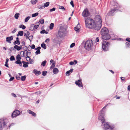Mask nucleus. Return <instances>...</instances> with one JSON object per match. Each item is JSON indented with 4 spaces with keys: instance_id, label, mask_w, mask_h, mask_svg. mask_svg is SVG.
Segmentation results:
<instances>
[{
    "instance_id": "nucleus-37",
    "label": "nucleus",
    "mask_w": 130,
    "mask_h": 130,
    "mask_svg": "<svg viewBox=\"0 0 130 130\" xmlns=\"http://www.w3.org/2000/svg\"><path fill=\"white\" fill-rule=\"evenodd\" d=\"M49 4L50 3L49 2H47L45 3L44 4V5L45 7H47L49 6Z\"/></svg>"
},
{
    "instance_id": "nucleus-40",
    "label": "nucleus",
    "mask_w": 130,
    "mask_h": 130,
    "mask_svg": "<svg viewBox=\"0 0 130 130\" xmlns=\"http://www.w3.org/2000/svg\"><path fill=\"white\" fill-rule=\"evenodd\" d=\"M10 59L11 61H13L15 60V58L13 56H11L10 58Z\"/></svg>"
},
{
    "instance_id": "nucleus-45",
    "label": "nucleus",
    "mask_w": 130,
    "mask_h": 130,
    "mask_svg": "<svg viewBox=\"0 0 130 130\" xmlns=\"http://www.w3.org/2000/svg\"><path fill=\"white\" fill-rule=\"evenodd\" d=\"M40 53L41 52L40 50H38L36 51L35 52V54L36 55H37L38 54H40Z\"/></svg>"
},
{
    "instance_id": "nucleus-46",
    "label": "nucleus",
    "mask_w": 130,
    "mask_h": 130,
    "mask_svg": "<svg viewBox=\"0 0 130 130\" xmlns=\"http://www.w3.org/2000/svg\"><path fill=\"white\" fill-rule=\"evenodd\" d=\"M29 47H30V45H29V46L27 47L26 46H25L24 47V48H27V49H28V50L29 51H30L31 50V48H30Z\"/></svg>"
},
{
    "instance_id": "nucleus-9",
    "label": "nucleus",
    "mask_w": 130,
    "mask_h": 130,
    "mask_svg": "<svg viewBox=\"0 0 130 130\" xmlns=\"http://www.w3.org/2000/svg\"><path fill=\"white\" fill-rule=\"evenodd\" d=\"M102 38L103 40H107L110 38V36L109 34H106L102 35Z\"/></svg>"
},
{
    "instance_id": "nucleus-32",
    "label": "nucleus",
    "mask_w": 130,
    "mask_h": 130,
    "mask_svg": "<svg viewBox=\"0 0 130 130\" xmlns=\"http://www.w3.org/2000/svg\"><path fill=\"white\" fill-rule=\"evenodd\" d=\"M31 2L32 4L35 5L36 4L37 1L36 0H32Z\"/></svg>"
},
{
    "instance_id": "nucleus-57",
    "label": "nucleus",
    "mask_w": 130,
    "mask_h": 130,
    "mask_svg": "<svg viewBox=\"0 0 130 130\" xmlns=\"http://www.w3.org/2000/svg\"><path fill=\"white\" fill-rule=\"evenodd\" d=\"M126 40L127 41L130 42V38H127L126 39Z\"/></svg>"
},
{
    "instance_id": "nucleus-20",
    "label": "nucleus",
    "mask_w": 130,
    "mask_h": 130,
    "mask_svg": "<svg viewBox=\"0 0 130 130\" xmlns=\"http://www.w3.org/2000/svg\"><path fill=\"white\" fill-rule=\"evenodd\" d=\"M14 49L17 50V51H19L20 50V48L19 46L17 45H15L14 46Z\"/></svg>"
},
{
    "instance_id": "nucleus-22",
    "label": "nucleus",
    "mask_w": 130,
    "mask_h": 130,
    "mask_svg": "<svg viewBox=\"0 0 130 130\" xmlns=\"http://www.w3.org/2000/svg\"><path fill=\"white\" fill-rule=\"evenodd\" d=\"M16 59L17 60V61H20L21 57L19 54H18L16 57Z\"/></svg>"
},
{
    "instance_id": "nucleus-62",
    "label": "nucleus",
    "mask_w": 130,
    "mask_h": 130,
    "mask_svg": "<svg viewBox=\"0 0 130 130\" xmlns=\"http://www.w3.org/2000/svg\"><path fill=\"white\" fill-rule=\"evenodd\" d=\"M11 95L14 97H17L16 95L14 93H12Z\"/></svg>"
},
{
    "instance_id": "nucleus-47",
    "label": "nucleus",
    "mask_w": 130,
    "mask_h": 130,
    "mask_svg": "<svg viewBox=\"0 0 130 130\" xmlns=\"http://www.w3.org/2000/svg\"><path fill=\"white\" fill-rule=\"evenodd\" d=\"M29 61H30L29 63L30 64H33L34 62V61L33 59H30Z\"/></svg>"
},
{
    "instance_id": "nucleus-60",
    "label": "nucleus",
    "mask_w": 130,
    "mask_h": 130,
    "mask_svg": "<svg viewBox=\"0 0 130 130\" xmlns=\"http://www.w3.org/2000/svg\"><path fill=\"white\" fill-rule=\"evenodd\" d=\"M22 46H24L25 45V42L24 41H22Z\"/></svg>"
},
{
    "instance_id": "nucleus-7",
    "label": "nucleus",
    "mask_w": 130,
    "mask_h": 130,
    "mask_svg": "<svg viewBox=\"0 0 130 130\" xmlns=\"http://www.w3.org/2000/svg\"><path fill=\"white\" fill-rule=\"evenodd\" d=\"M20 113V111L18 110H15L13 111L11 114L12 117L13 118L19 116Z\"/></svg>"
},
{
    "instance_id": "nucleus-13",
    "label": "nucleus",
    "mask_w": 130,
    "mask_h": 130,
    "mask_svg": "<svg viewBox=\"0 0 130 130\" xmlns=\"http://www.w3.org/2000/svg\"><path fill=\"white\" fill-rule=\"evenodd\" d=\"M33 72L36 75H38L41 73V72L40 71H38L36 69H34L33 70Z\"/></svg>"
},
{
    "instance_id": "nucleus-8",
    "label": "nucleus",
    "mask_w": 130,
    "mask_h": 130,
    "mask_svg": "<svg viewBox=\"0 0 130 130\" xmlns=\"http://www.w3.org/2000/svg\"><path fill=\"white\" fill-rule=\"evenodd\" d=\"M90 15V12L87 8L84 10L82 13V15L84 17H86Z\"/></svg>"
},
{
    "instance_id": "nucleus-52",
    "label": "nucleus",
    "mask_w": 130,
    "mask_h": 130,
    "mask_svg": "<svg viewBox=\"0 0 130 130\" xmlns=\"http://www.w3.org/2000/svg\"><path fill=\"white\" fill-rule=\"evenodd\" d=\"M56 9L55 8H53L52 9H51L50 10V11L51 12H52L53 11H55Z\"/></svg>"
},
{
    "instance_id": "nucleus-11",
    "label": "nucleus",
    "mask_w": 130,
    "mask_h": 130,
    "mask_svg": "<svg viewBox=\"0 0 130 130\" xmlns=\"http://www.w3.org/2000/svg\"><path fill=\"white\" fill-rule=\"evenodd\" d=\"M76 85L78 86L79 87H83V86L82 82L81 79H78L76 81L75 83Z\"/></svg>"
},
{
    "instance_id": "nucleus-12",
    "label": "nucleus",
    "mask_w": 130,
    "mask_h": 130,
    "mask_svg": "<svg viewBox=\"0 0 130 130\" xmlns=\"http://www.w3.org/2000/svg\"><path fill=\"white\" fill-rule=\"evenodd\" d=\"M13 38V36L7 37L6 38V41L8 43H11V41L12 40Z\"/></svg>"
},
{
    "instance_id": "nucleus-1",
    "label": "nucleus",
    "mask_w": 130,
    "mask_h": 130,
    "mask_svg": "<svg viewBox=\"0 0 130 130\" xmlns=\"http://www.w3.org/2000/svg\"><path fill=\"white\" fill-rule=\"evenodd\" d=\"M86 26L90 28H93L98 30L100 29L102 26V20L99 15H96L95 17V21L90 18H85Z\"/></svg>"
},
{
    "instance_id": "nucleus-54",
    "label": "nucleus",
    "mask_w": 130,
    "mask_h": 130,
    "mask_svg": "<svg viewBox=\"0 0 130 130\" xmlns=\"http://www.w3.org/2000/svg\"><path fill=\"white\" fill-rule=\"evenodd\" d=\"M50 41V39L49 38H48V39H46L45 41V43H48V42H49Z\"/></svg>"
},
{
    "instance_id": "nucleus-5",
    "label": "nucleus",
    "mask_w": 130,
    "mask_h": 130,
    "mask_svg": "<svg viewBox=\"0 0 130 130\" xmlns=\"http://www.w3.org/2000/svg\"><path fill=\"white\" fill-rule=\"evenodd\" d=\"M58 35L61 38H63L65 36V26H62L60 27L58 31Z\"/></svg>"
},
{
    "instance_id": "nucleus-58",
    "label": "nucleus",
    "mask_w": 130,
    "mask_h": 130,
    "mask_svg": "<svg viewBox=\"0 0 130 130\" xmlns=\"http://www.w3.org/2000/svg\"><path fill=\"white\" fill-rule=\"evenodd\" d=\"M23 66L24 67L26 68V67H28V65L27 64H23Z\"/></svg>"
},
{
    "instance_id": "nucleus-4",
    "label": "nucleus",
    "mask_w": 130,
    "mask_h": 130,
    "mask_svg": "<svg viewBox=\"0 0 130 130\" xmlns=\"http://www.w3.org/2000/svg\"><path fill=\"white\" fill-rule=\"evenodd\" d=\"M93 44V42L91 40H89L85 42L84 47L88 51L90 50L92 48Z\"/></svg>"
},
{
    "instance_id": "nucleus-18",
    "label": "nucleus",
    "mask_w": 130,
    "mask_h": 130,
    "mask_svg": "<svg viewBox=\"0 0 130 130\" xmlns=\"http://www.w3.org/2000/svg\"><path fill=\"white\" fill-rule=\"evenodd\" d=\"M53 72L54 74H56L58 72V70L57 68H54L53 70Z\"/></svg>"
},
{
    "instance_id": "nucleus-3",
    "label": "nucleus",
    "mask_w": 130,
    "mask_h": 130,
    "mask_svg": "<svg viewBox=\"0 0 130 130\" xmlns=\"http://www.w3.org/2000/svg\"><path fill=\"white\" fill-rule=\"evenodd\" d=\"M115 5H113L114 8L111 10V11L108 13V15H114L115 13L119 11L118 9L120 7V6H119L117 2H115Z\"/></svg>"
},
{
    "instance_id": "nucleus-61",
    "label": "nucleus",
    "mask_w": 130,
    "mask_h": 130,
    "mask_svg": "<svg viewBox=\"0 0 130 130\" xmlns=\"http://www.w3.org/2000/svg\"><path fill=\"white\" fill-rule=\"evenodd\" d=\"M35 48V46L34 44H32V45L31 46V48H32V49H34Z\"/></svg>"
},
{
    "instance_id": "nucleus-17",
    "label": "nucleus",
    "mask_w": 130,
    "mask_h": 130,
    "mask_svg": "<svg viewBox=\"0 0 130 130\" xmlns=\"http://www.w3.org/2000/svg\"><path fill=\"white\" fill-rule=\"evenodd\" d=\"M36 25L33 24V26L35 29H37L39 25V23L38 22H37L36 23Z\"/></svg>"
},
{
    "instance_id": "nucleus-24",
    "label": "nucleus",
    "mask_w": 130,
    "mask_h": 130,
    "mask_svg": "<svg viewBox=\"0 0 130 130\" xmlns=\"http://www.w3.org/2000/svg\"><path fill=\"white\" fill-rule=\"evenodd\" d=\"M53 42L55 43H57L58 42V38L57 37H56L54 38L53 40Z\"/></svg>"
},
{
    "instance_id": "nucleus-35",
    "label": "nucleus",
    "mask_w": 130,
    "mask_h": 130,
    "mask_svg": "<svg viewBox=\"0 0 130 130\" xmlns=\"http://www.w3.org/2000/svg\"><path fill=\"white\" fill-rule=\"evenodd\" d=\"M30 18V17L29 16H28V17H27V18L25 19V22H27Z\"/></svg>"
},
{
    "instance_id": "nucleus-53",
    "label": "nucleus",
    "mask_w": 130,
    "mask_h": 130,
    "mask_svg": "<svg viewBox=\"0 0 130 130\" xmlns=\"http://www.w3.org/2000/svg\"><path fill=\"white\" fill-rule=\"evenodd\" d=\"M41 93V92L40 91H38L37 92H35V93L37 94H40Z\"/></svg>"
},
{
    "instance_id": "nucleus-42",
    "label": "nucleus",
    "mask_w": 130,
    "mask_h": 130,
    "mask_svg": "<svg viewBox=\"0 0 130 130\" xmlns=\"http://www.w3.org/2000/svg\"><path fill=\"white\" fill-rule=\"evenodd\" d=\"M33 38V36H30L28 37V39H29L30 42L32 40Z\"/></svg>"
},
{
    "instance_id": "nucleus-21",
    "label": "nucleus",
    "mask_w": 130,
    "mask_h": 130,
    "mask_svg": "<svg viewBox=\"0 0 130 130\" xmlns=\"http://www.w3.org/2000/svg\"><path fill=\"white\" fill-rule=\"evenodd\" d=\"M54 24L53 23H51L50 24V29L51 30L53 29L54 27Z\"/></svg>"
},
{
    "instance_id": "nucleus-33",
    "label": "nucleus",
    "mask_w": 130,
    "mask_h": 130,
    "mask_svg": "<svg viewBox=\"0 0 130 130\" xmlns=\"http://www.w3.org/2000/svg\"><path fill=\"white\" fill-rule=\"evenodd\" d=\"M19 28H22L23 29H24L26 28V27L23 25H21L19 26Z\"/></svg>"
},
{
    "instance_id": "nucleus-43",
    "label": "nucleus",
    "mask_w": 130,
    "mask_h": 130,
    "mask_svg": "<svg viewBox=\"0 0 130 130\" xmlns=\"http://www.w3.org/2000/svg\"><path fill=\"white\" fill-rule=\"evenodd\" d=\"M21 56L22 57H24V52L22 51L21 52Z\"/></svg>"
},
{
    "instance_id": "nucleus-50",
    "label": "nucleus",
    "mask_w": 130,
    "mask_h": 130,
    "mask_svg": "<svg viewBox=\"0 0 130 130\" xmlns=\"http://www.w3.org/2000/svg\"><path fill=\"white\" fill-rule=\"evenodd\" d=\"M16 30H17L16 28H14V30L13 31H12L11 32L13 34H14L16 32Z\"/></svg>"
},
{
    "instance_id": "nucleus-6",
    "label": "nucleus",
    "mask_w": 130,
    "mask_h": 130,
    "mask_svg": "<svg viewBox=\"0 0 130 130\" xmlns=\"http://www.w3.org/2000/svg\"><path fill=\"white\" fill-rule=\"evenodd\" d=\"M110 45L109 42L103 41L102 42V48L105 51H108Z\"/></svg>"
},
{
    "instance_id": "nucleus-26",
    "label": "nucleus",
    "mask_w": 130,
    "mask_h": 130,
    "mask_svg": "<svg viewBox=\"0 0 130 130\" xmlns=\"http://www.w3.org/2000/svg\"><path fill=\"white\" fill-rule=\"evenodd\" d=\"M20 15V14L19 13H16L14 15V18L17 19H18L19 17V16Z\"/></svg>"
},
{
    "instance_id": "nucleus-59",
    "label": "nucleus",
    "mask_w": 130,
    "mask_h": 130,
    "mask_svg": "<svg viewBox=\"0 0 130 130\" xmlns=\"http://www.w3.org/2000/svg\"><path fill=\"white\" fill-rule=\"evenodd\" d=\"M121 80L123 81H125V78L123 77H120Z\"/></svg>"
},
{
    "instance_id": "nucleus-30",
    "label": "nucleus",
    "mask_w": 130,
    "mask_h": 130,
    "mask_svg": "<svg viewBox=\"0 0 130 130\" xmlns=\"http://www.w3.org/2000/svg\"><path fill=\"white\" fill-rule=\"evenodd\" d=\"M46 63V60H44L41 63V65L43 66V67H44L45 66Z\"/></svg>"
},
{
    "instance_id": "nucleus-51",
    "label": "nucleus",
    "mask_w": 130,
    "mask_h": 130,
    "mask_svg": "<svg viewBox=\"0 0 130 130\" xmlns=\"http://www.w3.org/2000/svg\"><path fill=\"white\" fill-rule=\"evenodd\" d=\"M70 4L72 6V7H74V5L73 4V2L72 1H71L70 2Z\"/></svg>"
},
{
    "instance_id": "nucleus-23",
    "label": "nucleus",
    "mask_w": 130,
    "mask_h": 130,
    "mask_svg": "<svg viewBox=\"0 0 130 130\" xmlns=\"http://www.w3.org/2000/svg\"><path fill=\"white\" fill-rule=\"evenodd\" d=\"M15 63L17 64H19V66H22V62L20 61H16Z\"/></svg>"
},
{
    "instance_id": "nucleus-2",
    "label": "nucleus",
    "mask_w": 130,
    "mask_h": 130,
    "mask_svg": "<svg viewBox=\"0 0 130 130\" xmlns=\"http://www.w3.org/2000/svg\"><path fill=\"white\" fill-rule=\"evenodd\" d=\"M107 106V105L105 106L100 111L99 116V119L102 121V125L104 126L103 127L104 130H114L115 126L113 124L108 122L105 123L104 116L105 112L104 109L106 108Z\"/></svg>"
},
{
    "instance_id": "nucleus-25",
    "label": "nucleus",
    "mask_w": 130,
    "mask_h": 130,
    "mask_svg": "<svg viewBox=\"0 0 130 130\" xmlns=\"http://www.w3.org/2000/svg\"><path fill=\"white\" fill-rule=\"evenodd\" d=\"M41 46L45 49L46 48L45 44L44 43H42L41 45Z\"/></svg>"
},
{
    "instance_id": "nucleus-27",
    "label": "nucleus",
    "mask_w": 130,
    "mask_h": 130,
    "mask_svg": "<svg viewBox=\"0 0 130 130\" xmlns=\"http://www.w3.org/2000/svg\"><path fill=\"white\" fill-rule=\"evenodd\" d=\"M29 29L31 31H33L35 30L33 26V24H32L31 25L29 28Z\"/></svg>"
},
{
    "instance_id": "nucleus-28",
    "label": "nucleus",
    "mask_w": 130,
    "mask_h": 130,
    "mask_svg": "<svg viewBox=\"0 0 130 130\" xmlns=\"http://www.w3.org/2000/svg\"><path fill=\"white\" fill-rule=\"evenodd\" d=\"M39 22L40 24H43L44 23V20L43 19H41L39 20Z\"/></svg>"
},
{
    "instance_id": "nucleus-14",
    "label": "nucleus",
    "mask_w": 130,
    "mask_h": 130,
    "mask_svg": "<svg viewBox=\"0 0 130 130\" xmlns=\"http://www.w3.org/2000/svg\"><path fill=\"white\" fill-rule=\"evenodd\" d=\"M27 111L28 113H29V114H31L33 116L36 117V114L31 110H27Z\"/></svg>"
},
{
    "instance_id": "nucleus-31",
    "label": "nucleus",
    "mask_w": 130,
    "mask_h": 130,
    "mask_svg": "<svg viewBox=\"0 0 130 130\" xmlns=\"http://www.w3.org/2000/svg\"><path fill=\"white\" fill-rule=\"evenodd\" d=\"M125 44L126 48H130V44H129L127 42H126L125 43Z\"/></svg>"
},
{
    "instance_id": "nucleus-49",
    "label": "nucleus",
    "mask_w": 130,
    "mask_h": 130,
    "mask_svg": "<svg viewBox=\"0 0 130 130\" xmlns=\"http://www.w3.org/2000/svg\"><path fill=\"white\" fill-rule=\"evenodd\" d=\"M26 60L28 61L30 60V57L28 56H27L26 57Z\"/></svg>"
},
{
    "instance_id": "nucleus-48",
    "label": "nucleus",
    "mask_w": 130,
    "mask_h": 130,
    "mask_svg": "<svg viewBox=\"0 0 130 130\" xmlns=\"http://www.w3.org/2000/svg\"><path fill=\"white\" fill-rule=\"evenodd\" d=\"M75 45V43H72L70 45V47L72 48Z\"/></svg>"
},
{
    "instance_id": "nucleus-36",
    "label": "nucleus",
    "mask_w": 130,
    "mask_h": 130,
    "mask_svg": "<svg viewBox=\"0 0 130 130\" xmlns=\"http://www.w3.org/2000/svg\"><path fill=\"white\" fill-rule=\"evenodd\" d=\"M38 15V12H36L35 13L32 14V17H35L37 16Z\"/></svg>"
},
{
    "instance_id": "nucleus-38",
    "label": "nucleus",
    "mask_w": 130,
    "mask_h": 130,
    "mask_svg": "<svg viewBox=\"0 0 130 130\" xmlns=\"http://www.w3.org/2000/svg\"><path fill=\"white\" fill-rule=\"evenodd\" d=\"M47 72L46 71H43L42 72V74L43 76H45L46 75Z\"/></svg>"
},
{
    "instance_id": "nucleus-34",
    "label": "nucleus",
    "mask_w": 130,
    "mask_h": 130,
    "mask_svg": "<svg viewBox=\"0 0 130 130\" xmlns=\"http://www.w3.org/2000/svg\"><path fill=\"white\" fill-rule=\"evenodd\" d=\"M55 62H54L52 63V65L50 67V69H53V68L55 66Z\"/></svg>"
},
{
    "instance_id": "nucleus-29",
    "label": "nucleus",
    "mask_w": 130,
    "mask_h": 130,
    "mask_svg": "<svg viewBox=\"0 0 130 130\" xmlns=\"http://www.w3.org/2000/svg\"><path fill=\"white\" fill-rule=\"evenodd\" d=\"M40 33L41 34H47L48 33L44 29L40 31Z\"/></svg>"
},
{
    "instance_id": "nucleus-15",
    "label": "nucleus",
    "mask_w": 130,
    "mask_h": 130,
    "mask_svg": "<svg viewBox=\"0 0 130 130\" xmlns=\"http://www.w3.org/2000/svg\"><path fill=\"white\" fill-rule=\"evenodd\" d=\"M73 70V69H71L70 70L68 71L66 73V74L67 75H69L70 73H72Z\"/></svg>"
},
{
    "instance_id": "nucleus-64",
    "label": "nucleus",
    "mask_w": 130,
    "mask_h": 130,
    "mask_svg": "<svg viewBox=\"0 0 130 130\" xmlns=\"http://www.w3.org/2000/svg\"><path fill=\"white\" fill-rule=\"evenodd\" d=\"M73 62L74 63V64H75L77 63V61L76 60H74Z\"/></svg>"
},
{
    "instance_id": "nucleus-16",
    "label": "nucleus",
    "mask_w": 130,
    "mask_h": 130,
    "mask_svg": "<svg viewBox=\"0 0 130 130\" xmlns=\"http://www.w3.org/2000/svg\"><path fill=\"white\" fill-rule=\"evenodd\" d=\"M24 34V32L23 31H19L18 34L17 35V36L18 37L20 36H23Z\"/></svg>"
},
{
    "instance_id": "nucleus-63",
    "label": "nucleus",
    "mask_w": 130,
    "mask_h": 130,
    "mask_svg": "<svg viewBox=\"0 0 130 130\" xmlns=\"http://www.w3.org/2000/svg\"><path fill=\"white\" fill-rule=\"evenodd\" d=\"M69 64L71 65H72L74 64V63H73V62L72 61H70V62Z\"/></svg>"
},
{
    "instance_id": "nucleus-44",
    "label": "nucleus",
    "mask_w": 130,
    "mask_h": 130,
    "mask_svg": "<svg viewBox=\"0 0 130 130\" xmlns=\"http://www.w3.org/2000/svg\"><path fill=\"white\" fill-rule=\"evenodd\" d=\"M26 79V76H24L21 77V80L22 81H24Z\"/></svg>"
},
{
    "instance_id": "nucleus-10",
    "label": "nucleus",
    "mask_w": 130,
    "mask_h": 130,
    "mask_svg": "<svg viewBox=\"0 0 130 130\" xmlns=\"http://www.w3.org/2000/svg\"><path fill=\"white\" fill-rule=\"evenodd\" d=\"M109 31L107 29L106 27L103 28L101 30V35L108 34Z\"/></svg>"
},
{
    "instance_id": "nucleus-55",
    "label": "nucleus",
    "mask_w": 130,
    "mask_h": 130,
    "mask_svg": "<svg viewBox=\"0 0 130 130\" xmlns=\"http://www.w3.org/2000/svg\"><path fill=\"white\" fill-rule=\"evenodd\" d=\"M14 77H11V78L9 79V81L11 82L13 80V79H14Z\"/></svg>"
},
{
    "instance_id": "nucleus-56",
    "label": "nucleus",
    "mask_w": 130,
    "mask_h": 130,
    "mask_svg": "<svg viewBox=\"0 0 130 130\" xmlns=\"http://www.w3.org/2000/svg\"><path fill=\"white\" fill-rule=\"evenodd\" d=\"M41 48V47L40 46H39L37 48H35V50H40Z\"/></svg>"
},
{
    "instance_id": "nucleus-19",
    "label": "nucleus",
    "mask_w": 130,
    "mask_h": 130,
    "mask_svg": "<svg viewBox=\"0 0 130 130\" xmlns=\"http://www.w3.org/2000/svg\"><path fill=\"white\" fill-rule=\"evenodd\" d=\"M20 42L19 40L15 41L13 43V44L14 45H15L17 44L18 45L20 44Z\"/></svg>"
},
{
    "instance_id": "nucleus-41",
    "label": "nucleus",
    "mask_w": 130,
    "mask_h": 130,
    "mask_svg": "<svg viewBox=\"0 0 130 130\" xmlns=\"http://www.w3.org/2000/svg\"><path fill=\"white\" fill-rule=\"evenodd\" d=\"M75 30L77 32H79V28L77 27H75L74 28Z\"/></svg>"
},
{
    "instance_id": "nucleus-39",
    "label": "nucleus",
    "mask_w": 130,
    "mask_h": 130,
    "mask_svg": "<svg viewBox=\"0 0 130 130\" xmlns=\"http://www.w3.org/2000/svg\"><path fill=\"white\" fill-rule=\"evenodd\" d=\"M59 9H61L62 10H65V8H64V7L62 6H59Z\"/></svg>"
}]
</instances>
